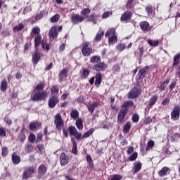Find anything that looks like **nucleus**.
Listing matches in <instances>:
<instances>
[{"mask_svg":"<svg viewBox=\"0 0 180 180\" xmlns=\"http://www.w3.org/2000/svg\"><path fill=\"white\" fill-rule=\"evenodd\" d=\"M0 89L2 92H5L6 89H8V81H6V79H4L0 85Z\"/></svg>","mask_w":180,"mask_h":180,"instance_id":"35","label":"nucleus"},{"mask_svg":"<svg viewBox=\"0 0 180 180\" xmlns=\"http://www.w3.org/2000/svg\"><path fill=\"white\" fill-rule=\"evenodd\" d=\"M28 140L30 143H34L36 141V135L34 134H30Z\"/></svg>","mask_w":180,"mask_h":180,"instance_id":"58","label":"nucleus"},{"mask_svg":"<svg viewBox=\"0 0 180 180\" xmlns=\"http://www.w3.org/2000/svg\"><path fill=\"white\" fill-rule=\"evenodd\" d=\"M37 127H41V123L35 122L30 124V129L31 130H36Z\"/></svg>","mask_w":180,"mask_h":180,"instance_id":"41","label":"nucleus"},{"mask_svg":"<svg viewBox=\"0 0 180 180\" xmlns=\"http://www.w3.org/2000/svg\"><path fill=\"white\" fill-rule=\"evenodd\" d=\"M48 169L44 165H41L38 167V174L40 176H44L47 174Z\"/></svg>","mask_w":180,"mask_h":180,"instance_id":"25","label":"nucleus"},{"mask_svg":"<svg viewBox=\"0 0 180 180\" xmlns=\"http://www.w3.org/2000/svg\"><path fill=\"white\" fill-rule=\"evenodd\" d=\"M58 102H60L58 96H51L48 101L49 108H50L51 109H54Z\"/></svg>","mask_w":180,"mask_h":180,"instance_id":"12","label":"nucleus"},{"mask_svg":"<svg viewBox=\"0 0 180 180\" xmlns=\"http://www.w3.org/2000/svg\"><path fill=\"white\" fill-rule=\"evenodd\" d=\"M68 130L70 136H74L76 140L80 141L82 139H88V137H91L94 132L95 131V129L91 128L88 131L85 132L83 135L81 132H79L77 128L72 125L68 127Z\"/></svg>","mask_w":180,"mask_h":180,"instance_id":"1","label":"nucleus"},{"mask_svg":"<svg viewBox=\"0 0 180 180\" xmlns=\"http://www.w3.org/2000/svg\"><path fill=\"white\" fill-rule=\"evenodd\" d=\"M11 160L13 161V164H15V165H18V164H20V161H22L20 156L18 155L17 152L13 153L11 156Z\"/></svg>","mask_w":180,"mask_h":180,"instance_id":"22","label":"nucleus"},{"mask_svg":"<svg viewBox=\"0 0 180 180\" xmlns=\"http://www.w3.org/2000/svg\"><path fill=\"white\" fill-rule=\"evenodd\" d=\"M82 53L85 57H89L92 54V47H89V41H85L82 44Z\"/></svg>","mask_w":180,"mask_h":180,"instance_id":"9","label":"nucleus"},{"mask_svg":"<svg viewBox=\"0 0 180 180\" xmlns=\"http://www.w3.org/2000/svg\"><path fill=\"white\" fill-rule=\"evenodd\" d=\"M71 142L72 143V154H78L77 145V141H75V139L72 137Z\"/></svg>","mask_w":180,"mask_h":180,"instance_id":"32","label":"nucleus"},{"mask_svg":"<svg viewBox=\"0 0 180 180\" xmlns=\"http://www.w3.org/2000/svg\"><path fill=\"white\" fill-rule=\"evenodd\" d=\"M148 71H150V66H145L143 68H141L136 76V81H140L141 79H144L146 77H147V74H148Z\"/></svg>","mask_w":180,"mask_h":180,"instance_id":"6","label":"nucleus"},{"mask_svg":"<svg viewBox=\"0 0 180 180\" xmlns=\"http://www.w3.org/2000/svg\"><path fill=\"white\" fill-rule=\"evenodd\" d=\"M137 157H139V154L137 153V152H134L131 155L129 156V160L136 161V160H137Z\"/></svg>","mask_w":180,"mask_h":180,"instance_id":"54","label":"nucleus"},{"mask_svg":"<svg viewBox=\"0 0 180 180\" xmlns=\"http://www.w3.org/2000/svg\"><path fill=\"white\" fill-rule=\"evenodd\" d=\"M99 18H101L100 15H96L95 13H91L88 19H87V22H93L94 25H96V20H98L99 19Z\"/></svg>","mask_w":180,"mask_h":180,"instance_id":"27","label":"nucleus"},{"mask_svg":"<svg viewBox=\"0 0 180 180\" xmlns=\"http://www.w3.org/2000/svg\"><path fill=\"white\" fill-rule=\"evenodd\" d=\"M60 20V15L59 14H56L51 18V22L52 23H57Z\"/></svg>","mask_w":180,"mask_h":180,"instance_id":"52","label":"nucleus"},{"mask_svg":"<svg viewBox=\"0 0 180 180\" xmlns=\"http://www.w3.org/2000/svg\"><path fill=\"white\" fill-rule=\"evenodd\" d=\"M171 102V100L169 99V97H166L163 101L161 103V105L162 106H167V105H169V103Z\"/></svg>","mask_w":180,"mask_h":180,"instance_id":"55","label":"nucleus"},{"mask_svg":"<svg viewBox=\"0 0 180 180\" xmlns=\"http://www.w3.org/2000/svg\"><path fill=\"white\" fill-rule=\"evenodd\" d=\"M47 96H48L47 92L46 91H37L34 94H32L30 98L33 102H39L40 101H46V98H47Z\"/></svg>","mask_w":180,"mask_h":180,"instance_id":"4","label":"nucleus"},{"mask_svg":"<svg viewBox=\"0 0 180 180\" xmlns=\"http://www.w3.org/2000/svg\"><path fill=\"white\" fill-rule=\"evenodd\" d=\"M148 43L152 47H158V46H160V41L158 40L153 41L151 39H148Z\"/></svg>","mask_w":180,"mask_h":180,"instance_id":"45","label":"nucleus"},{"mask_svg":"<svg viewBox=\"0 0 180 180\" xmlns=\"http://www.w3.org/2000/svg\"><path fill=\"white\" fill-rule=\"evenodd\" d=\"M176 86V79H174L169 85V89L173 91V89Z\"/></svg>","mask_w":180,"mask_h":180,"instance_id":"56","label":"nucleus"},{"mask_svg":"<svg viewBox=\"0 0 180 180\" xmlns=\"http://www.w3.org/2000/svg\"><path fill=\"white\" fill-rule=\"evenodd\" d=\"M41 140H43V134H41V133L37 134L36 143H40V141H41Z\"/></svg>","mask_w":180,"mask_h":180,"instance_id":"64","label":"nucleus"},{"mask_svg":"<svg viewBox=\"0 0 180 180\" xmlns=\"http://www.w3.org/2000/svg\"><path fill=\"white\" fill-rule=\"evenodd\" d=\"M60 162L62 167H65L70 162V156L67 155L65 153H62L60 156Z\"/></svg>","mask_w":180,"mask_h":180,"instance_id":"16","label":"nucleus"},{"mask_svg":"<svg viewBox=\"0 0 180 180\" xmlns=\"http://www.w3.org/2000/svg\"><path fill=\"white\" fill-rule=\"evenodd\" d=\"M99 106V103L94 102L92 103V105H89L88 106V110L90 113H92L93 112H95V109Z\"/></svg>","mask_w":180,"mask_h":180,"instance_id":"39","label":"nucleus"},{"mask_svg":"<svg viewBox=\"0 0 180 180\" xmlns=\"http://www.w3.org/2000/svg\"><path fill=\"white\" fill-rule=\"evenodd\" d=\"M70 117H72V119H78V117H79V112L77 110H72L70 112Z\"/></svg>","mask_w":180,"mask_h":180,"instance_id":"44","label":"nucleus"},{"mask_svg":"<svg viewBox=\"0 0 180 180\" xmlns=\"http://www.w3.org/2000/svg\"><path fill=\"white\" fill-rule=\"evenodd\" d=\"M40 58H41L40 53L37 51H35L32 54V64H34V65H37L39 61H40Z\"/></svg>","mask_w":180,"mask_h":180,"instance_id":"21","label":"nucleus"},{"mask_svg":"<svg viewBox=\"0 0 180 180\" xmlns=\"http://www.w3.org/2000/svg\"><path fill=\"white\" fill-rule=\"evenodd\" d=\"M54 124L56 126V130H58V131H61V130L64 129V120H63L61 114H56L54 116Z\"/></svg>","mask_w":180,"mask_h":180,"instance_id":"5","label":"nucleus"},{"mask_svg":"<svg viewBox=\"0 0 180 180\" xmlns=\"http://www.w3.org/2000/svg\"><path fill=\"white\" fill-rule=\"evenodd\" d=\"M18 140L20 143H25L26 141V129L22 127L18 134Z\"/></svg>","mask_w":180,"mask_h":180,"instance_id":"20","label":"nucleus"},{"mask_svg":"<svg viewBox=\"0 0 180 180\" xmlns=\"http://www.w3.org/2000/svg\"><path fill=\"white\" fill-rule=\"evenodd\" d=\"M131 120L134 123H139V121L140 120V115L137 113H134L132 115Z\"/></svg>","mask_w":180,"mask_h":180,"instance_id":"50","label":"nucleus"},{"mask_svg":"<svg viewBox=\"0 0 180 180\" xmlns=\"http://www.w3.org/2000/svg\"><path fill=\"white\" fill-rule=\"evenodd\" d=\"M106 68H108V64L103 61L96 63L93 66V70L96 71L97 73L103 72L106 70Z\"/></svg>","mask_w":180,"mask_h":180,"instance_id":"10","label":"nucleus"},{"mask_svg":"<svg viewBox=\"0 0 180 180\" xmlns=\"http://www.w3.org/2000/svg\"><path fill=\"white\" fill-rule=\"evenodd\" d=\"M133 2H134V0H128L127 3V9H131L133 8Z\"/></svg>","mask_w":180,"mask_h":180,"instance_id":"62","label":"nucleus"},{"mask_svg":"<svg viewBox=\"0 0 180 180\" xmlns=\"http://www.w3.org/2000/svg\"><path fill=\"white\" fill-rule=\"evenodd\" d=\"M155 146V143H154V141L150 140L148 142V145L146 148V151H150V148H153Z\"/></svg>","mask_w":180,"mask_h":180,"instance_id":"49","label":"nucleus"},{"mask_svg":"<svg viewBox=\"0 0 180 180\" xmlns=\"http://www.w3.org/2000/svg\"><path fill=\"white\" fill-rule=\"evenodd\" d=\"M25 29V25L22 22L19 23L18 25L15 26L13 28V33H16V32H20Z\"/></svg>","mask_w":180,"mask_h":180,"instance_id":"36","label":"nucleus"},{"mask_svg":"<svg viewBox=\"0 0 180 180\" xmlns=\"http://www.w3.org/2000/svg\"><path fill=\"white\" fill-rule=\"evenodd\" d=\"M131 18H133V13L131 11H125L120 18L121 22H129V20H131Z\"/></svg>","mask_w":180,"mask_h":180,"instance_id":"15","label":"nucleus"},{"mask_svg":"<svg viewBox=\"0 0 180 180\" xmlns=\"http://www.w3.org/2000/svg\"><path fill=\"white\" fill-rule=\"evenodd\" d=\"M171 172V169L168 167H163L159 172L158 175L160 177L167 176Z\"/></svg>","mask_w":180,"mask_h":180,"instance_id":"23","label":"nucleus"},{"mask_svg":"<svg viewBox=\"0 0 180 180\" xmlns=\"http://www.w3.org/2000/svg\"><path fill=\"white\" fill-rule=\"evenodd\" d=\"M130 129H131V124L130 123V122H127L124 126L123 133H129Z\"/></svg>","mask_w":180,"mask_h":180,"instance_id":"42","label":"nucleus"},{"mask_svg":"<svg viewBox=\"0 0 180 180\" xmlns=\"http://www.w3.org/2000/svg\"><path fill=\"white\" fill-rule=\"evenodd\" d=\"M25 150L28 153H32L33 151V146L32 144H27L25 146Z\"/></svg>","mask_w":180,"mask_h":180,"instance_id":"57","label":"nucleus"},{"mask_svg":"<svg viewBox=\"0 0 180 180\" xmlns=\"http://www.w3.org/2000/svg\"><path fill=\"white\" fill-rule=\"evenodd\" d=\"M112 11H105L103 13L102 15V18L103 19H108L110 15H112Z\"/></svg>","mask_w":180,"mask_h":180,"instance_id":"60","label":"nucleus"},{"mask_svg":"<svg viewBox=\"0 0 180 180\" xmlns=\"http://www.w3.org/2000/svg\"><path fill=\"white\" fill-rule=\"evenodd\" d=\"M40 32V27H34L32 30V33L34 34L35 36H41Z\"/></svg>","mask_w":180,"mask_h":180,"instance_id":"47","label":"nucleus"},{"mask_svg":"<svg viewBox=\"0 0 180 180\" xmlns=\"http://www.w3.org/2000/svg\"><path fill=\"white\" fill-rule=\"evenodd\" d=\"M141 170V162H136L134 165V174H137L139 171Z\"/></svg>","mask_w":180,"mask_h":180,"instance_id":"38","label":"nucleus"},{"mask_svg":"<svg viewBox=\"0 0 180 180\" xmlns=\"http://www.w3.org/2000/svg\"><path fill=\"white\" fill-rule=\"evenodd\" d=\"M116 49L118 51L122 52L126 49V44L120 43L117 45Z\"/></svg>","mask_w":180,"mask_h":180,"instance_id":"46","label":"nucleus"},{"mask_svg":"<svg viewBox=\"0 0 180 180\" xmlns=\"http://www.w3.org/2000/svg\"><path fill=\"white\" fill-rule=\"evenodd\" d=\"M141 86L139 83H136L134 88H132L130 91L128 93L129 99H137L140 95H141Z\"/></svg>","mask_w":180,"mask_h":180,"instance_id":"3","label":"nucleus"},{"mask_svg":"<svg viewBox=\"0 0 180 180\" xmlns=\"http://www.w3.org/2000/svg\"><path fill=\"white\" fill-rule=\"evenodd\" d=\"M170 81L171 77H167L163 81V82L160 83V86H158V88L160 90V92H163V91H165V88H167V85L169 84Z\"/></svg>","mask_w":180,"mask_h":180,"instance_id":"24","label":"nucleus"},{"mask_svg":"<svg viewBox=\"0 0 180 180\" xmlns=\"http://www.w3.org/2000/svg\"><path fill=\"white\" fill-rule=\"evenodd\" d=\"M180 117V105H174L173 110L171 112V119L174 122L176 120H179Z\"/></svg>","mask_w":180,"mask_h":180,"instance_id":"11","label":"nucleus"},{"mask_svg":"<svg viewBox=\"0 0 180 180\" xmlns=\"http://www.w3.org/2000/svg\"><path fill=\"white\" fill-rule=\"evenodd\" d=\"M153 123V119L151 118V117H148L145 119V120L143 121V124H145L146 126H147V124H150Z\"/></svg>","mask_w":180,"mask_h":180,"instance_id":"59","label":"nucleus"},{"mask_svg":"<svg viewBox=\"0 0 180 180\" xmlns=\"http://www.w3.org/2000/svg\"><path fill=\"white\" fill-rule=\"evenodd\" d=\"M62 31H63L62 25L59 27H58L57 25H54L51 27L49 33V36L51 39H56V37H58V33H60V32H62Z\"/></svg>","mask_w":180,"mask_h":180,"instance_id":"8","label":"nucleus"},{"mask_svg":"<svg viewBox=\"0 0 180 180\" xmlns=\"http://www.w3.org/2000/svg\"><path fill=\"white\" fill-rule=\"evenodd\" d=\"M105 36V31H99L94 39L95 43H99L102 40V37Z\"/></svg>","mask_w":180,"mask_h":180,"instance_id":"29","label":"nucleus"},{"mask_svg":"<svg viewBox=\"0 0 180 180\" xmlns=\"http://www.w3.org/2000/svg\"><path fill=\"white\" fill-rule=\"evenodd\" d=\"M44 13H46L45 11H41L40 13L34 17L35 20H40L44 18Z\"/></svg>","mask_w":180,"mask_h":180,"instance_id":"48","label":"nucleus"},{"mask_svg":"<svg viewBox=\"0 0 180 180\" xmlns=\"http://www.w3.org/2000/svg\"><path fill=\"white\" fill-rule=\"evenodd\" d=\"M42 37L41 35H37L34 37V47L36 50H39V47H40V45L43 41H41Z\"/></svg>","mask_w":180,"mask_h":180,"instance_id":"26","label":"nucleus"},{"mask_svg":"<svg viewBox=\"0 0 180 180\" xmlns=\"http://www.w3.org/2000/svg\"><path fill=\"white\" fill-rule=\"evenodd\" d=\"M139 26L143 32H150L151 27H150V23L147 21H142L139 23Z\"/></svg>","mask_w":180,"mask_h":180,"instance_id":"19","label":"nucleus"},{"mask_svg":"<svg viewBox=\"0 0 180 180\" xmlns=\"http://www.w3.org/2000/svg\"><path fill=\"white\" fill-rule=\"evenodd\" d=\"M131 106H134V102L131 101H124L123 105H121V109H129Z\"/></svg>","mask_w":180,"mask_h":180,"instance_id":"34","label":"nucleus"},{"mask_svg":"<svg viewBox=\"0 0 180 180\" xmlns=\"http://www.w3.org/2000/svg\"><path fill=\"white\" fill-rule=\"evenodd\" d=\"M71 20L73 25H78V23H81L85 20V17L79 15V14H75L72 15Z\"/></svg>","mask_w":180,"mask_h":180,"instance_id":"14","label":"nucleus"},{"mask_svg":"<svg viewBox=\"0 0 180 180\" xmlns=\"http://www.w3.org/2000/svg\"><path fill=\"white\" fill-rule=\"evenodd\" d=\"M103 75H102L101 72L96 73L94 76L95 82L94 85L96 86V88H99L101 86V84H102Z\"/></svg>","mask_w":180,"mask_h":180,"instance_id":"17","label":"nucleus"},{"mask_svg":"<svg viewBox=\"0 0 180 180\" xmlns=\"http://www.w3.org/2000/svg\"><path fill=\"white\" fill-rule=\"evenodd\" d=\"M123 179V176L120 174H114L112 175L111 180H121Z\"/></svg>","mask_w":180,"mask_h":180,"instance_id":"61","label":"nucleus"},{"mask_svg":"<svg viewBox=\"0 0 180 180\" xmlns=\"http://www.w3.org/2000/svg\"><path fill=\"white\" fill-rule=\"evenodd\" d=\"M105 37H108V44L112 46L117 43V32L116 28H110L105 34Z\"/></svg>","mask_w":180,"mask_h":180,"instance_id":"2","label":"nucleus"},{"mask_svg":"<svg viewBox=\"0 0 180 180\" xmlns=\"http://www.w3.org/2000/svg\"><path fill=\"white\" fill-rule=\"evenodd\" d=\"M68 69L63 68L59 73V79L60 81H64V78H67L68 76Z\"/></svg>","mask_w":180,"mask_h":180,"instance_id":"28","label":"nucleus"},{"mask_svg":"<svg viewBox=\"0 0 180 180\" xmlns=\"http://www.w3.org/2000/svg\"><path fill=\"white\" fill-rule=\"evenodd\" d=\"M180 63V53H176L173 58V67L175 65H179Z\"/></svg>","mask_w":180,"mask_h":180,"instance_id":"37","label":"nucleus"},{"mask_svg":"<svg viewBox=\"0 0 180 180\" xmlns=\"http://www.w3.org/2000/svg\"><path fill=\"white\" fill-rule=\"evenodd\" d=\"M157 101H158V96L157 94L152 96L149 99L148 106L153 108L157 103Z\"/></svg>","mask_w":180,"mask_h":180,"instance_id":"30","label":"nucleus"},{"mask_svg":"<svg viewBox=\"0 0 180 180\" xmlns=\"http://www.w3.org/2000/svg\"><path fill=\"white\" fill-rule=\"evenodd\" d=\"M76 127L78 130H84V122H82V120L81 118H79L76 121Z\"/></svg>","mask_w":180,"mask_h":180,"instance_id":"40","label":"nucleus"},{"mask_svg":"<svg viewBox=\"0 0 180 180\" xmlns=\"http://www.w3.org/2000/svg\"><path fill=\"white\" fill-rule=\"evenodd\" d=\"M127 113H129V109H121L117 115V122L123 123Z\"/></svg>","mask_w":180,"mask_h":180,"instance_id":"13","label":"nucleus"},{"mask_svg":"<svg viewBox=\"0 0 180 180\" xmlns=\"http://www.w3.org/2000/svg\"><path fill=\"white\" fill-rule=\"evenodd\" d=\"M80 13L82 16H86V15H89V13H91V9L84 8L80 11Z\"/></svg>","mask_w":180,"mask_h":180,"instance_id":"53","label":"nucleus"},{"mask_svg":"<svg viewBox=\"0 0 180 180\" xmlns=\"http://www.w3.org/2000/svg\"><path fill=\"white\" fill-rule=\"evenodd\" d=\"M44 86H46V84L44 82H41L37 85L35 89L39 92L40 91H43V89H44Z\"/></svg>","mask_w":180,"mask_h":180,"instance_id":"51","label":"nucleus"},{"mask_svg":"<svg viewBox=\"0 0 180 180\" xmlns=\"http://www.w3.org/2000/svg\"><path fill=\"white\" fill-rule=\"evenodd\" d=\"M58 92H60L58 86L53 85L51 89V96H58Z\"/></svg>","mask_w":180,"mask_h":180,"instance_id":"31","label":"nucleus"},{"mask_svg":"<svg viewBox=\"0 0 180 180\" xmlns=\"http://www.w3.org/2000/svg\"><path fill=\"white\" fill-rule=\"evenodd\" d=\"M34 171H36V168L33 166L25 167L22 174V179L27 180L29 178H32L34 174Z\"/></svg>","mask_w":180,"mask_h":180,"instance_id":"7","label":"nucleus"},{"mask_svg":"<svg viewBox=\"0 0 180 180\" xmlns=\"http://www.w3.org/2000/svg\"><path fill=\"white\" fill-rule=\"evenodd\" d=\"M102 61V58L99 56H93L90 58V63L91 64H98V63H101Z\"/></svg>","mask_w":180,"mask_h":180,"instance_id":"33","label":"nucleus"},{"mask_svg":"<svg viewBox=\"0 0 180 180\" xmlns=\"http://www.w3.org/2000/svg\"><path fill=\"white\" fill-rule=\"evenodd\" d=\"M89 74H91V70L86 68H82L80 71V78L81 79H86L88 77H89Z\"/></svg>","mask_w":180,"mask_h":180,"instance_id":"18","label":"nucleus"},{"mask_svg":"<svg viewBox=\"0 0 180 180\" xmlns=\"http://www.w3.org/2000/svg\"><path fill=\"white\" fill-rule=\"evenodd\" d=\"M0 136L1 137H6V131L5 130V128H4V127L0 128Z\"/></svg>","mask_w":180,"mask_h":180,"instance_id":"63","label":"nucleus"},{"mask_svg":"<svg viewBox=\"0 0 180 180\" xmlns=\"http://www.w3.org/2000/svg\"><path fill=\"white\" fill-rule=\"evenodd\" d=\"M8 154H9L8 147L3 146L1 148V156L3 157V158H6V157H8Z\"/></svg>","mask_w":180,"mask_h":180,"instance_id":"43","label":"nucleus"}]
</instances>
